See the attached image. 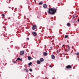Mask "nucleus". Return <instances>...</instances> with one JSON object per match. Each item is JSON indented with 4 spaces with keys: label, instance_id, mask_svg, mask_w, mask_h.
Masks as SVG:
<instances>
[{
    "label": "nucleus",
    "instance_id": "f257e3e1",
    "mask_svg": "<svg viewBox=\"0 0 79 79\" xmlns=\"http://www.w3.org/2000/svg\"><path fill=\"white\" fill-rule=\"evenodd\" d=\"M48 13L49 15H53L55 14L57 9H54L53 8H49L48 9Z\"/></svg>",
    "mask_w": 79,
    "mask_h": 79
},
{
    "label": "nucleus",
    "instance_id": "f03ea898",
    "mask_svg": "<svg viewBox=\"0 0 79 79\" xmlns=\"http://www.w3.org/2000/svg\"><path fill=\"white\" fill-rule=\"evenodd\" d=\"M37 28V27L36 25H34L33 27H32V29L33 30H35V29H36Z\"/></svg>",
    "mask_w": 79,
    "mask_h": 79
},
{
    "label": "nucleus",
    "instance_id": "7ed1b4c3",
    "mask_svg": "<svg viewBox=\"0 0 79 79\" xmlns=\"http://www.w3.org/2000/svg\"><path fill=\"white\" fill-rule=\"evenodd\" d=\"M66 68L67 69H71V68H72V66L70 65H67L66 66Z\"/></svg>",
    "mask_w": 79,
    "mask_h": 79
},
{
    "label": "nucleus",
    "instance_id": "20e7f679",
    "mask_svg": "<svg viewBox=\"0 0 79 79\" xmlns=\"http://www.w3.org/2000/svg\"><path fill=\"white\" fill-rule=\"evenodd\" d=\"M69 49H70V48H69V46L68 45H67V50H65L66 52H68V51H69Z\"/></svg>",
    "mask_w": 79,
    "mask_h": 79
},
{
    "label": "nucleus",
    "instance_id": "39448f33",
    "mask_svg": "<svg viewBox=\"0 0 79 79\" xmlns=\"http://www.w3.org/2000/svg\"><path fill=\"white\" fill-rule=\"evenodd\" d=\"M24 54V51H22L20 52V55H23Z\"/></svg>",
    "mask_w": 79,
    "mask_h": 79
},
{
    "label": "nucleus",
    "instance_id": "423d86ee",
    "mask_svg": "<svg viewBox=\"0 0 79 79\" xmlns=\"http://www.w3.org/2000/svg\"><path fill=\"white\" fill-rule=\"evenodd\" d=\"M44 8H47V5L45 4H44L43 5Z\"/></svg>",
    "mask_w": 79,
    "mask_h": 79
},
{
    "label": "nucleus",
    "instance_id": "0eeeda50",
    "mask_svg": "<svg viewBox=\"0 0 79 79\" xmlns=\"http://www.w3.org/2000/svg\"><path fill=\"white\" fill-rule=\"evenodd\" d=\"M43 55L44 56H47L48 55V53L47 52H44L43 53Z\"/></svg>",
    "mask_w": 79,
    "mask_h": 79
},
{
    "label": "nucleus",
    "instance_id": "6e6552de",
    "mask_svg": "<svg viewBox=\"0 0 79 79\" xmlns=\"http://www.w3.org/2000/svg\"><path fill=\"white\" fill-rule=\"evenodd\" d=\"M32 34L34 35V36H37V33L35 32H32Z\"/></svg>",
    "mask_w": 79,
    "mask_h": 79
},
{
    "label": "nucleus",
    "instance_id": "1a4fd4ad",
    "mask_svg": "<svg viewBox=\"0 0 79 79\" xmlns=\"http://www.w3.org/2000/svg\"><path fill=\"white\" fill-rule=\"evenodd\" d=\"M17 60H18V61H22L23 60L22 59H21L19 57H18L17 58Z\"/></svg>",
    "mask_w": 79,
    "mask_h": 79
},
{
    "label": "nucleus",
    "instance_id": "9d476101",
    "mask_svg": "<svg viewBox=\"0 0 79 79\" xmlns=\"http://www.w3.org/2000/svg\"><path fill=\"white\" fill-rule=\"evenodd\" d=\"M52 59H55V57L54 55H52L51 56Z\"/></svg>",
    "mask_w": 79,
    "mask_h": 79
},
{
    "label": "nucleus",
    "instance_id": "9b49d317",
    "mask_svg": "<svg viewBox=\"0 0 79 79\" xmlns=\"http://www.w3.org/2000/svg\"><path fill=\"white\" fill-rule=\"evenodd\" d=\"M40 61L41 62H43V61H44V59L41 58L40 59Z\"/></svg>",
    "mask_w": 79,
    "mask_h": 79
},
{
    "label": "nucleus",
    "instance_id": "f8f14e48",
    "mask_svg": "<svg viewBox=\"0 0 79 79\" xmlns=\"http://www.w3.org/2000/svg\"><path fill=\"white\" fill-rule=\"evenodd\" d=\"M37 64H40V61L39 60H38L37 62Z\"/></svg>",
    "mask_w": 79,
    "mask_h": 79
},
{
    "label": "nucleus",
    "instance_id": "ddd939ff",
    "mask_svg": "<svg viewBox=\"0 0 79 79\" xmlns=\"http://www.w3.org/2000/svg\"><path fill=\"white\" fill-rule=\"evenodd\" d=\"M28 60H31V57L30 56H28Z\"/></svg>",
    "mask_w": 79,
    "mask_h": 79
},
{
    "label": "nucleus",
    "instance_id": "4468645a",
    "mask_svg": "<svg viewBox=\"0 0 79 79\" xmlns=\"http://www.w3.org/2000/svg\"><path fill=\"white\" fill-rule=\"evenodd\" d=\"M67 26H70V23H68L67 24Z\"/></svg>",
    "mask_w": 79,
    "mask_h": 79
},
{
    "label": "nucleus",
    "instance_id": "2eb2a0df",
    "mask_svg": "<svg viewBox=\"0 0 79 79\" xmlns=\"http://www.w3.org/2000/svg\"><path fill=\"white\" fill-rule=\"evenodd\" d=\"M43 4V2H40L39 3V5H42Z\"/></svg>",
    "mask_w": 79,
    "mask_h": 79
},
{
    "label": "nucleus",
    "instance_id": "dca6fc26",
    "mask_svg": "<svg viewBox=\"0 0 79 79\" xmlns=\"http://www.w3.org/2000/svg\"><path fill=\"white\" fill-rule=\"evenodd\" d=\"M32 64V62H30L28 64L29 66H31Z\"/></svg>",
    "mask_w": 79,
    "mask_h": 79
},
{
    "label": "nucleus",
    "instance_id": "f3484780",
    "mask_svg": "<svg viewBox=\"0 0 79 79\" xmlns=\"http://www.w3.org/2000/svg\"><path fill=\"white\" fill-rule=\"evenodd\" d=\"M24 70L26 71V72H27H27H28V69H25Z\"/></svg>",
    "mask_w": 79,
    "mask_h": 79
},
{
    "label": "nucleus",
    "instance_id": "a211bd4d",
    "mask_svg": "<svg viewBox=\"0 0 79 79\" xmlns=\"http://www.w3.org/2000/svg\"><path fill=\"white\" fill-rule=\"evenodd\" d=\"M64 37H65V38H68V35H65Z\"/></svg>",
    "mask_w": 79,
    "mask_h": 79
},
{
    "label": "nucleus",
    "instance_id": "6ab92c4d",
    "mask_svg": "<svg viewBox=\"0 0 79 79\" xmlns=\"http://www.w3.org/2000/svg\"><path fill=\"white\" fill-rule=\"evenodd\" d=\"M76 55H79V53L77 52L75 53Z\"/></svg>",
    "mask_w": 79,
    "mask_h": 79
},
{
    "label": "nucleus",
    "instance_id": "aec40b11",
    "mask_svg": "<svg viewBox=\"0 0 79 79\" xmlns=\"http://www.w3.org/2000/svg\"><path fill=\"white\" fill-rule=\"evenodd\" d=\"M29 70L30 71H31V72H32V70L31 69H30Z\"/></svg>",
    "mask_w": 79,
    "mask_h": 79
},
{
    "label": "nucleus",
    "instance_id": "412c9836",
    "mask_svg": "<svg viewBox=\"0 0 79 79\" xmlns=\"http://www.w3.org/2000/svg\"><path fill=\"white\" fill-rule=\"evenodd\" d=\"M2 16H3V17H5V15L3 14H2Z\"/></svg>",
    "mask_w": 79,
    "mask_h": 79
},
{
    "label": "nucleus",
    "instance_id": "4be33fe9",
    "mask_svg": "<svg viewBox=\"0 0 79 79\" xmlns=\"http://www.w3.org/2000/svg\"><path fill=\"white\" fill-rule=\"evenodd\" d=\"M14 63H16V61H14Z\"/></svg>",
    "mask_w": 79,
    "mask_h": 79
},
{
    "label": "nucleus",
    "instance_id": "5701e85b",
    "mask_svg": "<svg viewBox=\"0 0 79 79\" xmlns=\"http://www.w3.org/2000/svg\"><path fill=\"white\" fill-rule=\"evenodd\" d=\"M78 22H79V18L77 20Z\"/></svg>",
    "mask_w": 79,
    "mask_h": 79
},
{
    "label": "nucleus",
    "instance_id": "b1692460",
    "mask_svg": "<svg viewBox=\"0 0 79 79\" xmlns=\"http://www.w3.org/2000/svg\"><path fill=\"white\" fill-rule=\"evenodd\" d=\"M27 40H29V38H27Z\"/></svg>",
    "mask_w": 79,
    "mask_h": 79
},
{
    "label": "nucleus",
    "instance_id": "393cba45",
    "mask_svg": "<svg viewBox=\"0 0 79 79\" xmlns=\"http://www.w3.org/2000/svg\"><path fill=\"white\" fill-rule=\"evenodd\" d=\"M5 64V65H6V64H7V63H6Z\"/></svg>",
    "mask_w": 79,
    "mask_h": 79
},
{
    "label": "nucleus",
    "instance_id": "a878e982",
    "mask_svg": "<svg viewBox=\"0 0 79 79\" xmlns=\"http://www.w3.org/2000/svg\"><path fill=\"white\" fill-rule=\"evenodd\" d=\"M50 48H51L52 49V47H50Z\"/></svg>",
    "mask_w": 79,
    "mask_h": 79
},
{
    "label": "nucleus",
    "instance_id": "bb28decb",
    "mask_svg": "<svg viewBox=\"0 0 79 79\" xmlns=\"http://www.w3.org/2000/svg\"><path fill=\"white\" fill-rule=\"evenodd\" d=\"M64 45H62V47H64Z\"/></svg>",
    "mask_w": 79,
    "mask_h": 79
},
{
    "label": "nucleus",
    "instance_id": "cd10ccee",
    "mask_svg": "<svg viewBox=\"0 0 79 79\" xmlns=\"http://www.w3.org/2000/svg\"><path fill=\"white\" fill-rule=\"evenodd\" d=\"M64 48H65V47H64Z\"/></svg>",
    "mask_w": 79,
    "mask_h": 79
},
{
    "label": "nucleus",
    "instance_id": "c85d7f7f",
    "mask_svg": "<svg viewBox=\"0 0 79 79\" xmlns=\"http://www.w3.org/2000/svg\"><path fill=\"white\" fill-rule=\"evenodd\" d=\"M53 24V25H55V24Z\"/></svg>",
    "mask_w": 79,
    "mask_h": 79
},
{
    "label": "nucleus",
    "instance_id": "c756f323",
    "mask_svg": "<svg viewBox=\"0 0 79 79\" xmlns=\"http://www.w3.org/2000/svg\"><path fill=\"white\" fill-rule=\"evenodd\" d=\"M78 10H79V8H78Z\"/></svg>",
    "mask_w": 79,
    "mask_h": 79
},
{
    "label": "nucleus",
    "instance_id": "7c9ffc66",
    "mask_svg": "<svg viewBox=\"0 0 79 79\" xmlns=\"http://www.w3.org/2000/svg\"><path fill=\"white\" fill-rule=\"evenodd\" d=\"M16 61H17V60H16Z\"/></svg>",
    "mask_w": 79,
    "mask_h": 79
},
{
    "label": "nucleus",
    "instance_id": "2f4dec72",
    "mask_svg": "<svg viewBox=\"0 0 79 79\" xmlns=\"http://www.w3.org/2000/svg\"><path fill=\"white\" fill-rule=\"evenodd\" d=\"M10 8V7H9Z\"/></svg>",
    "mask_w": 79,
    "mask_h": 79
},
{
    "label": "nucleus",
    "instance_id": "473e14b6",
    "mask_svg": "<svg viewBox=\"0 0 79 79\" xmlns=\"http://www.w3.org/2000/svg\"><path fill=\"white\" fill-rule=\"evenodd\" d=\"M78 60H79V59H78Z\"/></svg>",
    "mask_w": 79,
    "mask_h": 79
}]
</instances>
